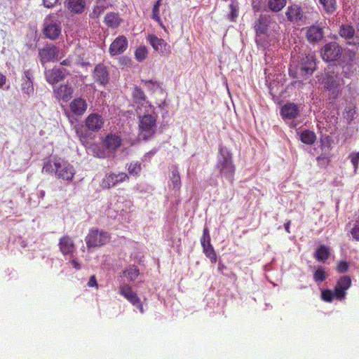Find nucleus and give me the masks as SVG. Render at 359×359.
<instances>
[{
    "mask_svg": "<svg viewBox=\"0 0 359 359\" xmlns=\"http://www.w3.org/2000/svg\"><path fill=\"white\" fill-rule=\"evenodd\" d=\"M272 20V16L270 15L262 14L255 22L254 29L257 35H262L266 33L269 26Z\"/></svg>",
    "mask_w": 359,
    "mask_h": 359,
    "instance_id": "f3484780",
    "label": "nucleus"
},
{
    "mask_svg": "<svg viewBox=\"0 0 359 359\" xmlns=\"http://www.w3.org/2000/svg\"><path fill=\"white\" fill-rule=\"evenodd\" d=\"M161 4V0H158V1L155 3V4H154V6H157V8H159V7H160Z\"/></svg>",
    "mask_w": 359,
    "mask_h": 359,
    "instance_id": "e2e57ef3",
    "label": "nucleus"
},
{
    "mask_svg": "<svg viewBox=\"0 0 359 359\" xmlns=\"http://www.w3.org/2000/svg\"><path fill=\"white\" fill-rule=\"evenodd\" d=\"M285 15L287 20L292 22H297L304 18V13L302 8L296 4L289 6L285 12Z\"/></svg>",
    "mask_w": 359,
    "mask_h": 359,
    "instance_id": "412c9836",
    "label": "nucleus"
},
{
    "mask_svg": "<svg viewBox=\"0 0 359 359\" xmlns=\"http://www.w3.org/2000/svg\"><path fill=\"white\" fill-rule=\"evenodd\" d=\"M53 93L57 100L67 102L72 98L74 89L68 84H61Z\"/></svg>",
    "mask_w": 359,
    "mask_h": 359,
    "instance_id": "dca6fc26",
    "label": "nucleus"
},
{
    "mask_svg": "<svg viewBox=\"0 0 359 359\" xmlns=\"http://www.w3.org/2000/svg\"><path fill=\"white\" fill-rule=\"evenodd\" d=\"M71 63H72L71 60L67 58L66 60H64L62 62H61L60 64L62 65H65V66H69V65H71Z\"/></svg>",
    "mask_w": 359,
    "mask_h": 359,
    "instance_id": "680f3d73",
    "label": "nucleus"
},
{
    "mask_svg": "<svg viewBox=\"0 0 359 359\" xmlns=\"http://www.w3.org/2000/svg\"><path fill=\"white\" fill-rule=\"evenodd\" d=\"M121 21V20L118 15L115 13H109L107 14L104 20L106 25L111 28L117 27L120 25Z\"/></svg>",
    "mask_w": 359,
    "mask_h": 359,
    "instance_id": "cd10ccee",
    "label": "nucleus"
},
{
    "mask_svg": "<svg viewBox=\"0 0 359 359\" xmlns=\"http://www.w3.org/2000/svg\"><path fill=\"white\" fill-rule=\"evenodd\" d=\"M348 158L354 168V174L357 173L358 165H359V152L351 153L348 156Z\"/></svg>",
    "mask_w": 359,
    "mask_h": 359,
    "instance_id": "79ce46f5",
    "label": "nucleus"
},
{
    "mask_svg": "<svg viewBox=\"0 0 359 359\" xmlns=\"http://www.w3.org/2000/svg\"><path fill=\"white\" fill-rule=\"evenodd\" d=\"M152 18L158 22L160 25H162L161 20L159 15V8H157L156 6H154L152 8Z\"/></svg>",
    "mask_w": 359,
    "mask_h": 359,
    "instance_id": "09e8293b",
    "label": "nucleus"
},
{
    "mask_svg": "<svg viewBox=\"0 0 359 359\" xmlns=\"http://www.w3.org/2000/svg\"><path fill=\"white\" fill-rule=\"evenodd\" d=\"M61 33V27L54 15H49L44 21V35L51 39H56Z\"/></svg>",
    "mask_w": 359,
    "mask_h": 359,
    "instance_id": "39448f33",
    "label": "nucleus"
},
{
    "mask_svg": "<svg viewBox=\"0 0 359 359\" xmlns=\"http://www.w3.org/2000/svg\"><path fill=\"white\" fill-rule=\"evenodd\" d=\"M320 4L328 13H332L336 10L335 0H319Z\"/></svg>",
    "mask_w": 359,
    "mask_h": 359,
    "instance_id": "c9c22d12",
    "label": "nucleus"
},
{
    "mask_svg": "<svg viewBox=\"0 0 359 359\" xmlns=\"http://www.w3.org/2000/svg\"><path fill=\"white\" fill-rule=\"evenodd\" d=\"M111 239L110 234L104 231L98 229H90L86 237V243L88 248L101 247L106 245Z\"/></svg>",
    "mask_w": 359,
    "mask_h": 359,
    "instance_id": "20e7f679",
    "label": "nucleus"
},
{
    "mask_svg": "<svg viewBox=\"0 0 359 359\" xmlns=\"http://www.w3.org/2000/svg\"><path fill=\"white\" fill-rule=\"evenodd\" d=\"M299 114L298 107L294 103H287L281 108V115L283 118L294 119Z\"/></svg>",
    "mask_w": 359,
    "mask_h": 359,
    "instance_id": "4be33fe9",
    "label": "nucleus"
},
{
    "mask_svg": "<svg viewBox=\"0 0 359 359\" xmlns=\"http://www.w3.org/2000/svg\"><path fill=\"white\" fill-rule=\"evenodd\" d=\"M286 5V0H269V8L273 12L281 11Z\"/></svg>",
    "mask_w": 359,
    "mask_h": 359,
    "instance_id": "7c9ffc66",
    "label": "nucleus"
},
{
    "mask_svg": "<svg viewBox=\"0 0 359 359\" xmlns=\"http://www.w3.org/2000/svg\"><path fill=\"white\" fill-rule=\"evenodd\" d=\"M93 78L100 85L107 84L109 81V75L107 67L102 64L97 65L93 71Z\"/></svg>",
    "mask_w": 359,
    "mask_h": 359,
    "instance_id": "6ab92c4d",
    "label": "nucleus"
},
{
    "mask_svg": "<svg viewBox=\"0 0 359 359\" xmlns=\"http://www.w3.org/2000/svg\"><path fill=\"white\" fill-rule=\"evenodd\" d=\"M46 80L50 84H55L65 78V72L59 68H53L45 72Z\"/></svg>",
    "mask_w": 359,
    "mask_h": 359,
    "instance_id": "aec40b11",
    "label": "nucleus"
},
{
    "mask_svg": "<svg viewBox=\"0 0 359 359\" xmlns=\"http://www.w3.org/2000/svg\"><path fill=\"white\" fill-rule=\"evenodd\" d=\"M340 55V46L334 42L326 44L322 50V57L325 61H334Z\"/></svg>",
    "mask_w": 359,
    "mask_h": 359,
    "instance_id": "f8f14e48",
    "label": "nucleus"
},
{
    "mask_svg": "<svg viewBox=\"0 0 359 359\" xmlns=\"http://www.w3.org/2000/svg\"><path fill=\"white\" fill-rule=\"evenodd\" d=\"M334 297V292L331 290L326 289L321 292V299L326 302H332Z\"/></svg>",
    "mask_w": 359,
    "mask_h": 359,
    "instance_id": "c03bdc74",
    "label": "nucleus"
},
{
    "mask_svg": "<svg viewBox=\"0 0 359 359\" xmlns=\"http://www.w3.org/2000/svg\"><path fill=\"white\" fill-rule=\"evenodd\" d=\"M6 77L0 72V88L6 83Z\"/></svg>",
    "mask_w": 359,
    "mask_h": 359,
    "instance_id": "13d9d810",
    "label": "nucleus"
},
{
    "mask_svg": "<svg viewBox=\"0 0 359 359\" xmlns=\"http://www.w3.org/2000/svg\"><path fill=\"white\" fill-rule=\"evenodd\" d=\"M350 268L349 262L346 261H339L336 266V271L339 273H344L348 271Z\"/></svg>",
    "mask_w": 359,
    "mask_h": 359,
    "instance_id": "37998d69",
    "label": "nucleus"
},
{
    "mask_svg": "<svg viewBox=\"0 0 359 359\" xmlns=\"http://www.w3.org/2000/svg\"><path fill=\"white\" fill-rule=\"evenodd\" d=\"M101 11H101V8H100V7H99V6H96V7L94 8V10H93V13H92V15H93V18H97V17L100 15V14Z\"/></svg>",
    "mask_w": 359,
    "mask_h": 359,
    "instance_id": "6e6d98bb",
    "label": "nucleus"
},
{
    "mask_svg": "<svg viewBox=\"0 0 359 359\" xmlns=\"http://www.w3.org/2000/svg\"><path fill=\"white\" fill-rule=\"evenodd\" d=\"M290 224H291V222L290 220L287 221V222H285L284 224L285 230L288 233H290Z\"/></svg>",
    "mask_w": 359,
    "mask_h": 359,
    "instance_id": "052dcab7",
    "label": "nucleus"
},
{
    "mask_svg": "<svg viewBox=\"0 0 359 359\" xmlns=\"http://www.w3.org/2000/svg\"><path fill=\"white\" fill-rule=\"evenodd\" d=\"M42 172L55 175L57 178L70 181L74 178L75 170L67 161L54 156L45 161Z\"/></svg>",
    "mask_w": 359,
    "mask_h": 359,
    "instance_id": "f257e3e1",
    "label": "nucleus"
},
{
    "mask_svg": "<svg viewBox=\"0 0 359 359\" xmlns=\"http://www.w3.org/2000/svg\"><path fill=\"white\" fill-rule=\"evenodd\" d=\"M330 248L325 245H319L314 253L315 259L317 261L321 262H325L330 257Z\"/></svg>",
    "mask_w": 359,
    "mask_h": 359,
    "instance_id": "bb28decb",
    "label": "nucleus"
},
{
    "mask_svg": "<svg viewBox=\"0 0 359 359\" xmlns=\"http://www.w3.org/2000/svg\"><path fill=\"white\" fill-rule=\"evenodd\" d=\"M88 109V104L85 99L81 97L74 98L69 104L70 111L75 116H83Z\"/></svg>",
    "mask_w": 359,
    "mask_h": 359,
    "instance_id": "a211bd4d",
    "label": "nucleus"
},
{
    "mask_svg": "<svg viewBox=\"0 0 359 359\" xmlns=\"http://www.w3.org/2000/svg\"><path fill=\"white\" fill-rule=\"evenodd\" d=\"M58 247L64 256L72 255L76 251L74 241L68 235H64L59 239Z\"/></svg>",
    "mask_w": 359,
    "mask_h": 359,
    "instance_id": "4468645a",
    "label": "nucleus"
},
{
    "mask_svg": "<svg viewBox=\"0 0 359 359\" xmlns=\"http://www.w3.org/2000/svg\"><path fill=\"white\" fill-rule=\"evenodd\" d=\"M315 68L316 62L313 55H308L302 59L301 70L305 74H311Z\"/></svg>",
    "mask_w": 359,
    "mask_h": 359,
    "instance_id": "393cba45",
    "label": "nucleus"
},
{
    "mask_svg": "<svg viewBox=\"0 0 359 359\" xmlns=\"http://www.w3.org/2000/svg\"><path fill=\"white\" fill-rule=\"evenodd\" d=\"M128 180V175L123 172H118V174L110 172L103 177L100 182V187L103 189H110Z\"/></svg>",
    "mask_w": 359,
    "mask_h": 359,
    "instance_id": "6e6552de",
    "label": "nucleus"
},
{
    "mask_svg": "<svg viewBox=\"0 0 359 359\" xmlns=\"http://www.w3.org/2000/svg\"><path fill=\"white\" fill-rule=\"evenodd\" d=\"M25 79L22 84V90L25 93L29 95L34 91L32 81L27 74H25Z\"/></svg>",
    "mask_w": 359,
    "mask_h": 359,
    "instance_id": "4c0bfd02",
    "label": "nucleus"
},
{
    "mask_svg": "<svg viewBox=\"0 0 359 359\" xmlns=\"http://www.w3.org/2000/svg\"><path fill=\"white\" fill-rule=\"evenodd\" d=\"M74 130L76 135L79 137L81 142H83L87 140L88 135L83 126L76 125L74 126Z\"/></svg>",
    "mask_w": 359,
    "mask_h": 359,
    "instance_id": "ea45409f",
    "label": "nucleus"
},
{
    "mask_svg": "<svg viewBox=\"0 0 359 359\" xmlns=\"http://www.w3.org/2000/svg\"><path fill=\"white\" fill-rule=\"evenodd\" d=\"M351 279L348 276L340 277L334 288L335 299L341 301L344 300L347 294V290L351 286Z\"/></svg>",
    "mask_w": 359,
    "mask_h": 359,
    "instance_id": "1a4fd4ad",
    "label": "nucleus"
},
{
    "mask_svg": "<svg viewBox=\"0 0 359 359\" xmlns=\"http://www.w3.org/2000/svg\"><path fill=\"white\" fill-rule=\"evenodd\" d=\"M253 9L255 11H259V8L256 6H253Z\"/></svg>",
    "mask_w": 359,
    "mask_h": 359,
    "instance_id": "69168bd1",
    "label": "nucleus"
},
{
    "mask_svg": "<svg viewBox=\"0 0 359 359\" xmlns=\"http://www.w3.org/2000/svg\"><path fill=\"white\" fill-rule=\"evenodd\" d=\"M230 13L229 19L231 22H234L238 15V4L236 1H232L229 5Z\"/></svg>",
    "mask_w": 359,
    "mask_h": 359,
    "instance_id": "e433bc0d",
    "label": "nucleus"
},
{
    "mask_svg": "<svg viewBox=\"0 0 359 359\" xmlns=\"http://www.w3.org/2000/svg\"><path fill=\"white\" fill-rule=\"evenodd\" d=\"M320 143L322 146L325 147H326L328 149H330L331 147L332 140L329 136H327L320 140Z\"/></svg>",
    "mask_w": 359,
    "mask_h": 359,
    "instance_id": "3c124183",
    "label": "nucleus"
},
{
    "mask_svg": "<svg viewBox=\"0 0 359 359\" xmlns=\"http://www.w3.org/2000/svg\"><path fill=\"white\" fill-rule=\"evenodd\" d=\"M123 276H126L130 282H133L140 276V270L135 265H131L123 271Z\"/></svg>",
    "mask_w": 359,
    "mask_h": 359,
    "instance_id": "c85d7f7f",
    "label": "nucleus"
},
{
    "mask_svg": "<svg viewBox=\"0 0 359 359\" xmlns=\"http://www.w3.org/2000/svg\"><path fill=\"white\" fill-rule=\"evenodd\" d=\"M88 285L89 287H97V280L95 277V276H92L90 279H89V281L88 283Z\"/></svg>",
    "mask_w": 359,
    "mask_h": 359,
    "instance_id": "5fc2aeb1",
    "label": "nucleus"
},
{
    "mask_svg": "<svg viewBox=\"0 0 359 359\" xmlns=\"http://www.w3.org/2000/svg\"><path fill=\"white\" fill-rule=\"evenodd\" d=\"M301 141L306 144H312L316 140V136L314 132L305 130L302 132L300 135Z\"/></svg>",
    "mask_w": 359,
    "mask_h": 359,
    "instance_id": "c756f323",
    "label": "nucleus"
},
{
    "mask_svg": "<svg viewBox=\"0 0 359 359\" xmlns=\"http://www.w3.org/2000/svg\"><path fill=\"white\" fill-rule=\"evenodd\" d=\"M152 48L161 55H165L171 53L170 45H168L163 39L158 38L156 36L150 34L147 37Z\"/></svg>",
    "mask_w": 359,
    "mask_h": 359,
    "instance_id": "9b49d317",
    "label": "nucleus"
},
{
    "mask_svg": "<svg viewBox=\"0 0 359 359\" xmlns=\"http://www.w3.org/2000/svg\"><path fill=\"white\" fill-rule=\"evenodd\" d=\"M147 49L144 46L138 47L135 51V59L139 62L144 60L147 56Z\"/></svg>",
    "mask_w": 359,
    "mask_h": 359,
    "instance_id": "58836bf2",
    "label": "nucleus"
},
{
    "mask_svg": "<svg viewBox=\"0 0 359 359\" xmlns=\"http://www.w3.org/2000/svg\"><path fill=\"white\" fill-rule=\"evenodd\" d=\"M86 127L90 131L97 132L100 130L104 125L102 116L96 113L89 114L85 120Z\"/></svg>",
    "mask_w": 359,
    "mask_h": 359,
    "instance_id": "2eb2a0df",
    "label": "nucleus"
},
{
    "mask_svg": "<svg viewBox=\"0 0 359 359\" xmlns=\"http://www.w3.org/2000/svg\"><path fill=\"white\" fill-rule=\"evenodd\" d=\"M355 39H359V29H358L356 34H355Z\"/></svg>",
    "mask_w": 359,
    "mask_h": 359,
    "instance_id": "0e129e2a",
    "label": "nucleus"
},
{
    "mask_svg": "<svg viewBox=\"0 0 359 359\" xmlns=\"http://www.w3.org/2000/svg\"><path fill=\"white\" fill-rule=\"evenodd\" d=\"M323 36V29L318 26H311L306 32V37L310 42H317Z\"/></svg>",
    "mask_w": 359,
    "mask_h": 359,
    "instance_id": "a878e982",
    "label": "nucleus"
},
{
    "mask_svg": "<svg viewBox=\"0 0 359 359\" xmlns=\"http://www.w3.org/2000/svg\"><path fill=\"white\" fill-rule=\"evenodd\" d=\"M330 69L332 70H328L324 79L325 87L332 93H338L344 82L338 74H334V67H329V69Z\"/></svg>",
    "mask_w": 359,
    "mask_h": 359,
    "instance_id": "423d86ee",
    "label": "nucleus"
},
{
    "mask_svg": "<svg viewBox=\"0 0 359 359\" xmlns=\"http://www.w3.org/2000/svg\"><path fill=\"white\" fill-rule=\"evenodd\" d=\"M59 55V49L53 44H46L39 50V57L42 65L55 61Z\"/></svg>",
    "mask_w": 359,
    "mask_h": 359,
    "instance_id": "9d476101",
    "label": "nucleus"
},
{
    "mask_svg": "<svg viewBox=\"0 0 359 359\" xmlns=\"http://www.w3.org/2000/svg\"><path fill=\"white\" fill-rule=\"evenodd\" d=\"M157 114H145L139 117V137L143 140L151 139L156 130Z\"/></svg>",
    "mask_w": 359,
    "mask_h": 359,
    "instance_id": "7ed1b4c3",
    "label": "nucleus"
},
{
    "mask_svg": "<svg viewBox=\"0 0 359 359\" xmlns=\"http://www.w3.org/2000/svg\"><path fill=\"white\" fill-rule=\"evenodd\" d=\"M70 262H71V264H72V266H73L74 268H75L76 269L79 270V269H81V265H80V264H79V263L76 259H72V260L70 261Z\"/></svg>",
    "mask_w": 359,
    "mask_h": 359,
    "instance_id": "4d7b16f0",
    "label": "nucleus"
},
{
    "mask_svg": "<svg viewBox=\"0 0 359 359\" xmlns=\"http://www.w3.org/2000/svg\"><path fill=\"white\" fill-rule=\"evenodd\" d=\"M327 274L323 268L319 267L313 273V279L316 282H323L325 280Z\"/></svg>",
    "mask_w": 359,
    "mask_h": 359,
    "instance_id": "a19ab883",
    "label": "nucleus"
},
{
    "mask_svg": "<svg viewBox=\"0 0 359 359\" xmlns=\"http://www.w3.org/2000/svg\"><path fill=\"white\" fill-rule=\"evenodd\" d=\"M339 34L341 37L346 39H353L355 35V30L352 26L341 25L339 30Z\"/></svg>",
    "mask_w": 359,
    "mask_h": 359,
    "instance_id": "2f4dec72",
    "label": "nucleus"
},
{
    "mask_svg": "<svg viewBox=\"0 0 359 359\" xmlns=\"http://www.w3.org/2000/svg\"><path fill=\"white\" fill-rule=\"evenodd\" d=\"M142 82L144 83V85L149 88L151 87L153 89L154 87H160V83L154 80H142Z\"/></svg>",
    "mask_w": 359,
    "mask_h": 359,
    "instance_id": "8fccbe9b",
    "label": "nucleus"
},
{
    "mask_svg": "<svg viewBox=\"0 0 359 359\" xmlns=\"http://www.w3.org/2000/svg\"><path fill=\"white\" fill-rule=\"evenodd\" d=\"M203 251L205 256L210 259L212 263L217 262V255L212 244L203 247Z\"/></svg>",
    "mask_w": 359,
    "mask_h": 359,
    "instance_id": "72a5a7b5",
    "label": "nucleus"
},
{
    "mask_svg": "<svg viewBox=\"0 0 359 359\" xmlns=\"http://www.w3.org/2000/svg\"><path fill=\"white\" fill-rule=\"evenodd\" d=\"M217 168L223 177L232 182L236 167L233 162L232 154L225 147H222L219 149Z\"/></svg>",
    "mask_w": 359,
    "mask_h": 359,
    "instance_id": "f03ea898",
    "label": "nucleus"
},
{
    "mask_svg": "<svg viewBox=\"0 0 359 359\" xmlns=\"http://www.w3.org/2000/svg\"><path fill=\"white\" fill-rule=\"evenodd\" d=\"M226 268V266L221 262L218 263L217 270L220 273H223V271Z\"/></svg>",
    "mask_w": 359,
    "mask_h": 359,
    "instance_id": "bf43d9fd",
    "label": "nucleus"
},
{
    "mask_svg": "<svg viewBox=\"0 0 359 359\" xmlns=\"http://www.w3.org/2000/svg\"><path fill=\"white\" fill-rule=\"evenodd\" d=\"M59 0H43V4L46 8L53 7Z\"/></svg>",
    "mask_w": 359,
    "mask_h": 359,
    "instance_id": "864d4df0",
    "label": "nucleus"
},
{
    "mask_svg": "<svg viewBox=\"0 0 359 359\" xmlns=\"http://www.w3.org/2000/svg\"><path fill=\"white\" fill-rule=\"evenodd\" d=\"M170 180L172 182L173 187L179 189L181 186L180 176L176 166H173L171 170Z\"/></svg>",
    "mask_w": 359,
    "mask_h": 359,
    "instance_id": "473e14b6",
    "label": "nucleus"
},
{
    "mask_svg": "<svg viewBox=\"0 0 359 359\" xmlns=\"http://www.w3.org/2000/svg\"><path fill=\"white\" fill-rule=\"evenodd\" d=\"M348 43H349V44L356 45V44H358V41H357V42H355V41L350 42V41H349V42H348Z\"/></svg>",
    "mask_w": 359,
    "mask_h": 359,
    "instance_id": "338daca9",
    "label": "nucleus"
},
{
    "mask_svg": "<svg viewBox=\"0 0 359 359\" xmlns=\"http://www.w3.org/2000/svg\"><path fill=\"white\" fill-rule=\"evenodd\" d=\"M122 143L120 136L115 134L107 135L103 140V144L107 149L110 151L116 150Z\"/></svg>",
    "mask_w": 359,
    "mask_h": 359,
    "instance_id": "5701e85b",
    "label": "nucleus"
},
{
    "mask_svg": "<svg viewBox=\"0 0 359 359\" xmlns=\"http://www.w3.org/2000/svg\"><path fill=\"white\" fill-rule=\"evenodd\" d=\"M210 236L209 233V229L207 227H205L203 230V236L201 239V243L202 247L207 246V245H210L211 243Z\"/></svg>",
    "mask_w": 359,
    "mask_h": 359,
    "instance_id": "49530a36",
    "label": "nucleus"
},
{
    "mask_svg": "<svg viewBox=\"0 0 359 359\" xmlns=\"http://www.w3.org/2000/svg\"><path fill=\"white\" fill-rule=\"evenodd\" d=\"M351 233L354 239L359 241V226H355L351 229Z\"/></svg>",
    "mask_w": 359,
    "mask_h": 359,
    "instance_id": "603ef678",
    "label": "nucleus"
},
{
    "mask_svg": "<svg viewBox=\"0 0 359 359\" xmlns=\"http://www.w3.org/2000/svg\"><path fill=\"white\" fill-rule=\"evenodd\" d=\"M67 10L74 14L82 13L86 8L85 0H67Z\"/></svg>",
    "mask_w": 359,
    "mask_h": 359,
    "instance_id": "b1692460",
    "label": "nucleus"
},
{
    "mask_svg": "<svg viewBox=\"0 0 359 359\" xmlns=\"http://www.w3.org/2000/svg\"><path fill=\"white\" fill-rule=\"evenodd\" d=\"M318 163L321 165H325L330 162V158L327 154H322L316 158Z\"/></svg>",
    "mask_w": 359,
    "mask_h": 359,
    "instance_id": "de8ad7c7",
    "label": "nucleus"
},
{
    "mask_svg": "<svg viewBox=\"0 0 359 359\" xmlns=\"http://www.w3.org/2000/svg\"><path fill=\"white\" fill-rule=\"evenodd\" d=\"M141 169V163L139 162L131 163L128 168L129 174L134 175H138Z\"/></svg>",
    "mask_w": 359,
    "mask_h": 359,
    "instance_id": "a18cd8bd",
    "label": "nucleus"
},
{
    "mask_svg": "<svg viewBox=\"0 0 359 359\" xmlns=\"http://www.w3.org/2000/svg\"><path fill=\"white\" fill-rule=\"evenodd\" d=\"M119 294L126 298L133 306H137L141 313H144V308L140 298L134 292L128 284H124L119 287Z\"/></svg>",
    "mask_w": 359,
    "mask_h": 359,
    "instance_id": "0eeeda50",
    "label": "nucleus"
},
{
    "mask_svg": "<svg viewBox=\"0 0 359 359\" xmlns=\"http://www.w3.org/2000/svg\"><path fill=\"white\" fill-rule=\"evenodd\" d=\"M128 48V40L125 36H118L109 46V52L111 55H118L123 53Z\"/></svg>",
    "mask_w": 359,
    "mask_h": 359,
    "instance_id": "ddd939ff",
    "label": "nucleus"
},
{
    "mask_svg": "<svg viewBox=\"0 0 359 359\" xmlns=\"http://www.w3.org/2000/svg\"><path fill=\"white\" fill-rule=\"evenodd\" d=\"M133 98L136 103H142L146 100L144 93L138 86H135L133 91Z\"/></svg>",
    "mask_w": 359,
    "mask_h": 359,
    "instance_id": "f704fd0d",
    "label": "nucleus"
}]
</instances>
